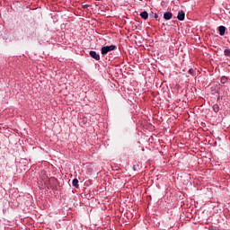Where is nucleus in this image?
I'll use <instances>...</instances> for the list:
<instances>
[{"instance_id": "obj_12", "label": "nucleus", "mask_w": 230, "mask_h": 230, "mask_svg": "<svg viewBox=\"0 0 230 230\" xmlns=\"http://www.w3.org/2000/svg\"><path fill=\"white\" fill-rule=\"evenodd\" d=\"M188 73L189 75H193V73H195V70H193V68H190Z\"/></svg>"}, {"instance_id": "obj_7", "label": "nucleus", "mask_w": 230, "mask_h": 230, "mask_svg": "<svg viewBox=\"0 0 230 230\" xmlns=\"http://www.w3.org/2000/svg\"><path fill=\"white\" fill-rule=\"evenodd\" d=\"M140 17L144 19V21H146V19H148V12L143 11L142 13H140Z\"/></svg>"}, {"instance_id": "obj_3", "label": "nucleus", "mask_w": 230, "mask_h": 230, "mask_svg": "<svg viewBox=\"0 0 230 230\" xmlns=\"http://www.w3.org/2000/svg\"><path fill=\"white\" fill-rule=\"evenodd\" d=\"M185 17H186V13H184V11L178 12V15H177L178 21H184Z\"/></svg>"}, {"instance_id": "obj_5", "label": "nucleus", "mask_w": 230, "mask_h": 230, "mask_svg": "<svg viewBox=\"0 0 230 230\" xmlns=\"http://www.w3.org/2000/svg\"><path fill=\"white\" fill-rule=\"evenodd\" d=\"M226 26H223V25H220L219 27H218V31H219V35L221 36V37H224V35H226Z\"/></svg>"}, {"instance_id": "obj_8", "label": "nucleus", "mask_w": 230, "mask_h": 230, "mask_svg": "<svg viewBox=\"0 0 230 230\" xmlns=\"http://www.w3.org/2000/svg\"><path fill=\"white\" fill-rule=\"evenodd\" d=\"M72 186H74V188H80V185H78V179H74L72 181Z\"/></svg>"}, {"instance_id": "obj_2", "label": "nucleus", "mask_w": 230, "mask_h": 230, "mask_svg": "<svg viewBox=\"0 0 230 230\" xmlns=\"http://www.w3.org/2000/svg\"><path fill=\"white\" fill-rule=\"evenodd\" d=\"M90 57H92V58H93L94 60H100V54H97L96 51L94 50H91L89 52Z\"/></svg>"}, {"instance_id": "obj_4", "label": "nucleus", "mask_w": 230, "mask_h": 230, "mask_svg": "<svg viewBox=\"0 0 230 230\" xmlns=\"http://www.w3.org/2000/svg\"><path fill=\"white\" fill-rule=\"evenodd\" d=\"M172 17H173V13H172V12H165L164 13V19L165 21H170V19H172Z\"/></svg>"}, {"instance_id": "obj_1", "label": "nucleus", "mask_w": 230, "mask_h": 230, "mask_svg": "<svg viewBox=\"0 0 230 230\" xmlns=\"http://www.w3.org/2000/svg\"><path fill=\"white\" fill-rule=\"evenodd\" d=\"M116 49L115 45L104 46L101 49L102 55L105 56L107 53H111V51H114Z\"/></svg>"}, {"instance_id": "obj_6", "label": "nucleus", "mask_w": 230, "mask_h": 230, "mask_svg": "<svg viewBox=\"0 0 230 230\" xmlns=\"http://www.w3.org/2000/svg\"><path fill=\"white\" fill-rule=\"evenodd\" d=\"M227 82H229V77L223 75L220 78V84H222L223 85H226V84H227Z\"/></svg>"}, {"instance_id": "obj_13", "label": "nucleus", "mask_w": 230, "mask_h": 230, "mask_svg": "<svg viewBox=\"0 0 230 230\" xmlns=\"http://www.w3.org/2000/svg\"><path fill=\"white\" fill-rule=\"evenodd\" d=\"M89 6H91V5L90 4H84L83 8H84V10H87V8H89Z\"/></svg>"}, {"instance_id": "obj_10", "label": "nucleus", "mask_w": 230, "mask_h": 230, "mask_svg": "<svg viewBox=\"0 0 230 230\" xmlns=\"http://www.w3.org/2000/svg\"><path fill=\"white\" fill-rule=\"evenodd\" d=\"M225 57H230V49H226L224 50Z\"/></svg>"}, {"instance_id": "obj_11", "label": "nucleus", "mask_w": 230, "mask_h": 230, "mask_svg": "<svg viewBox=\"0 0 230 230\" xmlns=\"http://www.w3.org/2000/svg\"><path fill=\"white\" fill-rule=\"evenodd\" d=\"M149 15H150V17H154V19H158L159 18V15H157V13H155L153 12Z\"/></svg>"}, {"instance_id": "obj_9", "label": "nucleus", "mask_w": 230, "mask_h": 230, "mask_svg": "<svg viewBox=\"0 0 230 230\" xmlns=\"http://www.w3.org/2000/svg\"><path fill=\"white\" fill-rule=\"evenodd\" d=\"M212 109H213V111H214V112H218V111H220V106H218V104L217 103H216V104H214L213 106H212Z\"/></svg>"}, {"instance_id": "obj_14", "label": "nucleus", "mask_w": 230, "mask_h": 230, "mask_svg": "<svg viewBox=\"0 0 230 230\" xmlns=\"http://www.w3.org/2000/svg\"><path fill=\"white\" fill-rule=\"evenodd\" d=\"M139 1H143V0H139Z\"/></svg>"}]
</instances>
